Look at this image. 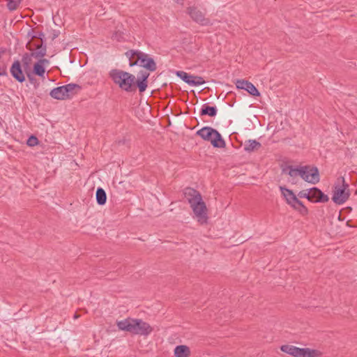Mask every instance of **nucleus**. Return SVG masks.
<instances>
[{
	"label": "nucleus",
	"instance_id": "1",
	"mask_svg": "<svg viewBox=\"0 0 357 357\" xmlns=\"http://www.w3.org/2000/svg\"><path fill=\"white\" fill-rule=\"evenodd\" d=\"M109 76L121 89L126 92L134 91L136 86L138 87L140 93L145 91L147 88V79L149 77V73L140 71L138 79L132 74L119 70L112 69L109 73Z\"/></svg>",
	"mask_w": 357,
	"mask_h": 357
},
{
	"label": "nucleus",
	"instance_id": "2",
	"mask_svg": "<svg viewBox=\"0 0 357 357\" xmlns=\"http://www.w3.org/2000/svg\"><path fill=\"white\" fill-rule=\"evenodd\" d=\"M183 194L193 211L195 218L202 225L206 223L208 221L207 208L202 200L201 194L191 188H185Z\"/></svg>",
	"mask_w": 357,
	"mask_h": 357
},
{
	"label": "nucleus",
	"instance_id": "3",
	"mask_svg": "<svg viewBox=\"0 0 357 357\" xmlns=\"http://www.w3.org/2000/svg\"><path fill=\"white\" fill-rule=\"evenodd\" d=\"M116 326L120 331L142 336H148L153 331L149 324L139 319L127 318L118 321Z\"/></svg>",
	"mask_w": 357,
	"mask_h": 357
},
{
	"label": "nucleus",
	"instance_id": "4",
	"mask_svg": "<svg viewBox=\"0 0 357 357\" xmlns=\"http://www.w3.org/2000/svg\"><path fill=\"white\" fill-rule=\"evenodd\" d=\"M196 134L204 140L211 142L213 147L224 148L225 146V142L220 132L211 127H203L197 130Z\"/></svg>",
	"mask_w": 357,
	"mask_h": 357
},
{
	"label": "nucleus",
	"instance_id": "5",
	"mask_svg": "<svg viewBox=\"0 0 357 357\" xmlns=\"http://www.w3.org/2000/svg\"><path fill=\"white\" fill-rule=\"evenodd\" d=\"M349 185L346 183L344 177L339 178L333 190V202L338 205L343 204L349 199Z\"/></svg>",
	"mask_w": 357,
	"mask_h": 357
},
{
	"label": "nucleus",
	"instance_id": "6",
	"mask_svg": "<svg viewBox=\"0 0 357 357\" xmlns=\"http://www.w3.org/2000/svg\"><path fill=\"white\" fill-rule=\"evenodd\" d=\"M280 349L294 357H320L321 356V353L319 350L310 348H299L289 344L282 345Z\"/></svg>",
	"mask_w": 357,
	"mask_h": 357
},
{
	"label": "nucleus",
	"instance_id": "7",
	"mask_svg": "<svg viewBox=\"0 0 357 357\" xmlns=\"http://www.w3.org/2000/svg\"><path fill=\"white\" fill-rule=\"evenodd\" d=\"M81 86L76 84H68L54 88L50 93L52 98L56 100H66L74 93V91L80 90Z\"/></svg>",
	"mask_w": 357,
	"mask_h": 357
},
{
	"label": "nucleus",
	"instance_id": "8",
	"mask_svg": "<svg viewBox=\"0 0 357 357\" xmlns=\"http://www.w3.org/2000/svg\"><path fill=\"white\" fill-rule=\"evenodd\" d=\"M300 177L312 184H316L320 181L319 170L316 167L301 166Z\"/></svg>",
	"mask_w": 357,
	"mask_h": 357
},
{
	"label": "nucleus",
	"instance_id": "9",
	"mask_svg": "<svg viewBox=\"0 0 357 357\" xmlns=\"http://www.w3.org/2000/svg\"><path fill=\"white\" fill-rule=\"evenodd\" d=\"M130 66H139L143 67L151 72H153L156 70V63L153 59L150 57L147 54L144 52L139 53L138 59L134 62L129 63Z\"/></svg>",
	"mask_w": 357,
	"mask_h": 357
},
{
	"label": "nucleus",
	"instance_id": "10",
	"mask_svg": "<svg viewBox=\"0 0 357 357\" xmlns=\"http://www.w3.org/2000/svg\"><path fill=\"white\" fill-rule=\"evenodd\" d=\"M176 75L183 82L192 86H200L205 83L203 77L192 75L182 70L176 71Z\"/></svg>",
	"mask_w": 357,
	"mask_h": 357
},
{
	"label": "nucleus",
	"instance_id": "11",
	"mask_svg": "<svg viewBox=\"0 0 357 357\" xmlns=\"http://www.w3.org/2000/svg\"><path fill=\"white\" fill-rule=\"evenodd\" d=\"M188 13L194 22L202 26L211 24L210 20L205 17V14L195 7H189Z\"/></svg>",
	"mask_w": 357,
	"mask_h": 357
},
{
	"label": "nucleus",
	"instance_id": "12",
	"mask_svg": "<svg viewBox=\"0 0 357 357\" xmlns=\"http://www.w3.org/2000/svg\"><path fill=\"white\" fill-rule=\"evenodd\" d=\"M309 201L315 203H325L329 200L327 195H325L321 190L314 187L309 189Z\"/></svg>",
	"mask_w": 357,
	"mask_h": 357
},
{
	"label": "nucleus",
	"instance_id": "13",
	"mask_svg": "<svg viewBox=\"0 0 357 357\" xmlns=\"http://www.w3.org/2000/svg\"><path fill=\"white\" fill-rule=\"evenodd\" d=\"M237 89H243L253 96H259L260 93L257 89L250 82L244 79H237L236 82Z\"/></svg>",
	"mask_w": 357,
	"mask_h": 357
},
{
	"label": "nucleus",
	"instance_id": "14",
	"mask_svg": "<svg viewBox=\"0 0 357 357\" xmlns=\"http://www.w3.org/2000/svg\"><path fill=\"white\" fill-rule=\"evenodd\" d=\"M10 72L12 76L19 82L22 83L25 80L20 61L16 60L13 63Z\"/></svg>",
	"mask_w": 357,
	"mask_h": 357
},
{
	"label": "nucleus",
	"instance_id": "15",
	"mask_svg": "<svg viewBox=\"0 0 357 357\" xmlns=\"http://www.w3.org/2000/svg\"><path fill=\"white\" fill-rule=\"evenodd\" d=\"M301 171V166H292V165H287L282 168V173L284 174L288 175L291 180L290 181L292 183H296V178L300 176Z\"/></svg>",
	"mask_w": 357,
	"mask_h": 357
},
{
	"label": "nucleus",
	"instance_id": "16",
	"mask_svg": "<svg viewBox=\"0 0 357 357\" xmlns=\"http://www.w3.org/2000/svg\"><path fill=\"white\" fill-rule=\"evenodd\" d=\"M287 204L290 205L294 209L298 211L302 215H306L307 213V208L296 197L289 202Z\"/></svg>",
	"mask_w": 357,
	"mask_h": 357
},
{
	"label": "nucleus",
	"instance_id": "17",
	"mask_svg": "<svg viewBox=\"0 0 357 357\" xmlns=\"http://www.w3.org/2000/svg\"><path fill=\"white\" fill-rule=\"evenodd\" d=\"M218 112L217 107L215 106H209L205 103L202 105L199 114L201 116H209L211 117L215 116Z\"/></svg>",
	"mask_w": 357,
	"mask_h": 357
},
{
	"label": "nucleus",
	"instance_id": "18",
	"mask_svg": "<svg viewBox=\"0 0 357 357\" xmlns=\"http://www.w3.org/2000/svg\"><path fill=\"white\" fill-rule=\"evenodd\" d=\"M174 354L175 357H189L190 350L186 345H178L175 347Z\"/></svg>",
	"mask_w": 357,
	"mask_h": 357
},
{
	"label": "nucleus",
	"instance_id": "19",
	"mask_svg": "<svg viewBox=\"0 0 357 357\" xmlns=\"http://www.w3.org/2000/svg\"><path fill=\"white\" fill-rule=\"evenodd\" d=\"M261 146L260 142L255 139H249L245 141L244 144V150L246 152L250 153L255 150L259 149Z\"/></svg>",
	"mask_w": 357,
	"mask_h": 357
},
{
	"label": "nucleus",
	"instance_id": "20",
	"mask_svg": "<svg viewBox=\"0 0 357 357\" xmlns=\"http://www.w3.org/2000/svg\"><path fill=\"white\" fill-rule=\"evenodd\" d=\"M96 197L98 204L102 206L106 203L107 195L102 188H98L96 193Z\"/></svg>",
	"mask_w": 357,
	"mask_h": 357
},
{
	"label": "nucleus",
	"instance_id": "21",
	"mask_svg": "<svg viewBox=\"0 0 357 357\" xmlns=\"http://www.w3.org/2000/svg\"><path fill=\"white\" fill-rule=\"evenodd\" d=\"M33 57L35 55L31 53H25L22 57V63L25 70L29 69L32 63Z\"/></svg>",
	"mask_w": 357,
	"mask_h": 357
},
{
	"label": "nucleus",
	"instance_id": "22",
	"mask_svg": "<svg viewBox=\"0 0 357 357\" xmlns=\"http://www.w3.org/2000/svg\"><path fill=\"white\" fill-rule=\"evenodd\" d=\"M280 190L287 203L294 199L296 196L292 190L286 188L285 187L280 186Z\"/></svg>",
	"mask_w": 357,
	"mask_h": 357
},
{
	"label": "nucleus",
	"instance_id": "23",
	"mask_svg": "<svg viewBox=\"0 0 357 357\" xmlns=\"http://www.w3.org/2000/svg\"><path fill=\"white\" fill-rule=\"evenodd\" d=\"M33 73L43 79L45 78V68L43 65L36 62L33 66Z\"/></svg>",
	"mask_w": 357,
	"mask_h": 357
},
{
	"label": "nucleus",
	"instance_id": "24",
	"mask_svg": "<svg viewBox=\"0 0 357 357\" xmlns=\"http://www.w3.org/2000/svg\"><path fill=\"white\" fill-rule=\"evenodd\" d=\"M46 45H43V43L41 45H37L36 51L33 52L35 55L36 58H43L46 54Z\"/></svg>",
	"mask_w": 357,
	"mask_h": 357
},
{
	"label": "nucleus",
	"instance_id": "25",
	"mask_svg": "<svg viewBox=\"0 0 357 357\" xmlns=\"http://www.w3.org/2000/svg\"><path fill=\"white\" fill-rule=\"evenodd\" d=\"M22 0H8L7 6L10 10H15L17 9Z\"/></svg>",
	"mask_w": 357,
	"mask_h": 357
},
{
	"label": "nucleus",
	"instance_id": "26",
	"mask_svg": "<svg viewBox=\"0 0 357 357\" xmlns=\"http://www.w3.org/2000/svg\"><path fill=\"white\" fill-rule=\"evenodd\" d=\"M139 53H142V52L137 50H130L126 53V55L129 59L130 63L132 62V59L135 57L137 58V59H138V57L139 56Z\"/></svg>",
	"mask_w": 357,
	"mask_h": 357
},
{
	"label": "nucleus",
	"instance_id": "27",
	"mask_svg": "<svg viewBox=\"0 0 357 357\" xmlns=\"http://www.w3.org/2000/svg\"><path fill=\"white\" fill-rule=\"evenodd\" d=\"M26 144L29 146H34L38 144V139L36 137L31 135L27 139Z\"/></svg>",
	"mask_w": 357,
	"mask_h": 357
},
{
	"label": "nucleus",
	"instance_id": "28",
	"mask_svg": "<svg viewBox=\"0 0 357 357\" xmlns=\"http://www.w3.org/2000/svg\"><path fill=\"white\" fill-rule=\"evenodd\" d=\"M309 192H310L309 189L303 190L298 192V196L300 198H306L307 200H309V199H310Z\"/></svg>",
	"mask_w": 357,
	"mask_h": 357
},
{
	"label": "nucleus",
	"instance_id": "29",
	"mask_svg": "<svg viewBox=\"0 0 357 357\" xmlns=\"http://www.w3.org/2000/svg\"><path fill=\"white\" fill-rule=\"evenodd\" d=\"M36 38H39L42 41V43H43V41L45 40V33H43V32H37V37Z\"/></svg>",
	"mask_w": 357,
	"mask_h": 357
},
{
	"label": "nucleus",
	"instance_id": "30",
	"mask_svg": "<svg viewBox=\"0 0 357 357\" xmlns=\"http://www.w3.org/2000/svg\"><path fill=\"white\" fill-rule=\"evenodd\" d=\"M37 62H38L40 64L43 65V66H45V64L49 63V61L47 59H42V58H40Z\"/></svg>",
	"mask_w": 357,
	"mask_h": 357
},
{
	"label": "nucleus",
	"instance_id": "31",
	"mask_svg": "<svg viewBox=\"0 0 357 357\" xmlns=\"http://www.w3.org/2000/svg\"><path fill=\"white\" fill-rule=\"evenodd\" d=\"M6 75V69L5 68H0V75L1 76H3V75Z\"/></svg>",
	"mask_w": 357,
	"mask_h": 357
},
{
	"label": "nucleus",
	"instance_id": "32",
	"mask_svg": "<svg viewBox=\"0 0 357 357\" xmlns=\"http://www.w3.org/2000/svg\"><path fill=\"white\" fill-rule=\"evenodd\" d=\"M29 36H30L31 37V38H34L37 37V33H33L32 31V33H29Z\"/></svg>",
	"mask_w": 357,
	"mask_h": 357
},
{
	"label": "nucleus",
	"instance_id": "33",
	"mask_svg": "<svg viewBox=\"0 0 357 357\" xmlns=\"http://www.w3.org/2000/svg\"><path fill=\"white\" fill-rule=\"evenodd\" d=\"M28 77L29 78V79H30L31 81H32V79H33L31 78V77L30 76V75H28Z\"/></svg>",
	"mask_w": 357,
	"mask_h": 357
},
{
	"label": "nucleus",
	"instance_id": "34",
	"mask_svg": "<svg viewBox=\"0 0 357 357\" xmlns=\"http://www.w3.org/2000/svg\"><path fill=\"white\" fill-rule=\"evenodd\" d=\"M77 317H78V316L75 314L74 315V318H75V319H77Z\"/></svg>",
	"mask_w": 357,
	"mask_h": 357
}]
</instances>
